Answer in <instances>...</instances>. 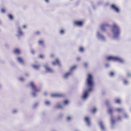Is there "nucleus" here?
Here are the masks:
<instances>
[{
  "label": "nucleus",
  "mask_w": 131,
  "mask_h": 131,
  "mask_svg": "<svg viewBox=\"0 0 131 131\" xmlns=\"http://www.w3.org/2000/svg\"><path fill=\"white\" fill-rule=\"evenodd\" d=\"M45 67L47 71L49 72H52V70L47 65L45 66Z\"/></svg>",
  "instance_id": "obj_8"
},
{
  "label": "nucleus",
  "mask_w": 131,
  "mask_h": 131,
  "mask_svg": "<svg viewBox=\"0 0 131 131\" xmlns=\"http://www.w3.org/2000/svg\"><path fill=\"white\" fill-rule=\"evenodd\" d=\"M80 58H77V60H80Z\"/></svg>",
  "instance_id": "obj_46"
},
{
  "label": "nucleus",
  "mask_w": 131,
  "mask_h": 131,
  "mask_svg": "<svg viewBox=\"0 0 131 131\" xmlns=\"http://www.w3.org/2000/svg\"><path fill=\"white\" fill-rule=\"evenodd\" d=\"M32 95H33L34 96H36V93H32Z\"/></svg>",
  "instance_id": "obj_41"
},
{
  "label": "nucleus",
  "mask_w": 131,
  "mask_h": 131,
  "mask_svg": "<svg viewBox=\"0 0 131 131\" xmlns=\"http://www.w3.org/2000/svg\"><path fill=\"white\" fill-rule=\"evenodd\" d=\"M85 121L87 122L88 125L90 124V121L89 119L87 117H86L85 118Z\"/></svg>",
  "instance_id": "obj_10"
},
{
  "label": "nucleus",
  "mask_w": 131,
  "mask_h": 131,
  "mask_svg": "<svg viewBox=\"0 0 131 131\" xmlns=\"http://www.w3.org/2000/svg\"><path fill=\"white\" fill-rule=\"evenodd\" d=\"M23 27L24 28H26V25H24L23 26Z\"/></svg>",
  "instance_id": "obj_44"
},
{
  "label": "nucleus",
  "mask_w": 131,
  "mask_h": 131,
  "mask_svg": "<svg viewBox=\"0 0 131 131\" xmlns=\"http://www.w3.org/2000/svg\"><path fill=\"white\" fill-rule=\"evenodd\" d=\"M96 111V109L95 108H94L93 109V110H92V112L93 113H94Z\"/></svg>",
  "instance_id": "obj_25"
},
{
  "label": "nucleus",
  "mask_w": 131,
  "mask_h": 131,
  "mask_svg": "<svg viewBox=\"0 0 131 131\" xmlns=\"http://www.w3.org/2000/svg\"><path fill=\"white\" fill-rule=\"evenodd\" d=\"M20 80L23 81L24 80V79L23 78H21L20 79Z\"/></svg>",
  "instance_id": "obj_39"
},
{
  "label": "nucleus",
  "mask_w": 131,
  "mask_h": 131,
  "mask_svg": "<svg viewBox=\"0 0 131 131\" xmlns=\"http://www.w3.org/2000/svg\"><path fill=\"white\" fill-rule=\"evenodd\" d=\"M45 1L47 3L49 2V0H45Z\"/></svg>",
  "instance_id": "obj_43"
},
{
  "label": "nucleus",
  "mask_w": 131,
  "mask_h": 131,
  "mask_svg": "<svg viewBox=\"0 0 131 131\" xmlns=\"http://www.w3.org/2000/svg\"><path fill=\"white\" fill-rule=\"evenodd\" d=\"M75 25L78 26H82V22L81 21H75L74 22Z\"/></svg>",
  "instance_id": "obj_7"
},
{
  "label": "nucleus",
  "mask_w": 131,
  "mask_h": 131,
  "mask_svg": "<svg viewBox=\"0 0 131 131\" xmlns=\"http://www.w3.org/2000/svg\"><path fill=\"white\" fill-rule=\"evenodd\" d=\"M115 102L116 103L118 104H120L121 103L120 100L118 99H116L115 100Z\"/></svg>",
  "instance_id": "obj_18"
},
{
  "label": "nucleus",
  "mask_w": 131,
  "mask_h": 131,
  "mask_svg": "<svg viewBox=\"0 0 131 131\" xmlns=\"http://www.w3.org/2000/svg\"><path fill=\"white\" fill-rule=\"evenodd\" d=\"M71 117L69 116L67 118V119L68 120H69L71 119Z\"/></svg>",
  "instance_id": "obj_36"
},
{
  "label": "nucleus",
  "mask_w": 131,
  "mask_h": 131,
  "mask_svg": "<svg viewBox=\"0 0 131 131\" xmlns=\"http://www.w3.org/2000/svg\"><path fill=\"white\" fill-rule=\"evenodd\" d=\"M121 117L120 116H119L117 118V119L118 120H120L121 119Z\"/></svg>",
  "instance_id": "obj_35"
},
{
  "label": "nucleus",
  "mask_w": 131,
  "mask_h": 131,
  "mask_svg": "<svg viewBox=\"0 0 131 131\" xmlns=\"http://www.w3.org/2000/svg\"><path fill=\"white\" fill-rule=\"evenodd\" d=\"M47 94V93L46 92H45V93H44V95H46Z\"/></svg>",
  "instance_id": "obj_45"
},
{
  "label": "nucleus",
  "mask_w": 131,
  "mask_h": 131,
  "mask_svg": "<svg viewBox=\"0 0 131 131\" xmlns=\"http://www.w3.org/2000/svg\"><path fill=\"white\" fill-rule=\"evenodd\" d=\"M39 57L40 58H42L43 57V56L42 55L40 54L39 56Z\"/></svg>",
  "instance_id": "obj_30"
},
{
  "label": "nucleus",
  "mask_w": 131,
  "mask_h": 131,
  "mask_svg": "<svg viewBox=\"0 0 131 131\" xmlns=\"http://www.w3.org/2000/svg\"><path fill=\"white\" fill-rule=\"evenodd\" d=\"M113 31L114 34V36L115 37L117 36L119 34L120 31L119 28L115 24H114L113 26Z\"/></svg>",
  "instance_id": "obj_2"
},
{
  "label": "nucleus",
  "mask_w": 131,
  "mask_h": 131,
  "mask_svg": "<svg viewBox=\"0 0 131 131\" xmlns=\"http://www.w3.org/2000/svg\"><path fill=\"white\" fill-rule=\"evenodd\" d=\"M71 72H69L66 73L64 75V77L65 78H67L69 76L71 75Z\"/></svg>",
  "instance_id": "obj_16"
},
{
  "label": "nucleus",
  "mask_w": 131,
  "mask_h": 131,
  "mask_svg": "<svg viewBox=\"0 0 131 131\" xmlns=\"http://www.w3.org/2000/svg\"><path fill=\"white\" fill-rule=\"evenodd\" d=\"M116 111L118 112H120L122 111V110L120 108H117L116 109Z\"/></svg>",
  "instance_id": "obj_23"
},
{
  "label": "nucleus",
  "mask_w": 131,
  "mask_h": 131,
  "mask_svg": "<svg viewBox=\"0 0 131 131\" xmlns=\"http://www.w3.org/2000/svg\"><path fill=\"white\" fill-rule=\"evenodd\" d=\"M127 75L128 77H130L131 76V74L129 73H128L127 74Z\"/></svg>",
  "instance_id": "obj_29"
},
{
  "label": "nucleus",
  "mask_w": 131,
  "mask_h": 131,
  "mask_svg": "<svg viewBox=\"0 0 131 131\" xmlns=\"http://www.w3.org/2000/svg\"><path fill=\"white\" fill-rule=\"evenodd\" d=\"M18 60L20 63H24V61L21 58L18 57L17 58Z\"/></svg>",
  "instance_id": "obj_13"
},
{
  "label": "nucleus",
  "mask_w": 131,
  "mask_h": 131,
  "mask_svg": "<svg viewBox=\"0 0 131 131\" xmlns=\"http://www.w3.org/2000/svg\"><path fill=\"white\" fill-rule=\"evenodd\" d=\"M84 66L85 67H87L88 66V64L87 63H85L84 64Z\"/></svg>",
  "instance_id": "obj_33"
},
{
  "label": "nucleus",
  "mask_w": 131,
  "mask_h": 131,
  "mask_svg": "<svg viewBox=\"0 0 131 131\" xmlns=\"http://www.w3.org/2000/svg\"><path fill=\"white\" fill-rule=\"evenodd\" d=\"M124 83L125 84H126L127 83V81L126 80H125L124 81Z\"/></svg>",
  "instance_id": "obj_37"
},
{
  "label": "nucleus",
  "mask_w": 131,
  "mask_h": 131,
  "mask_svg": "<svg viewBox=\"0 0 131 131\" xmlns=\"http://www.w3.org/2000/svg\"><path fill=\"white\" fill-rule=\"evenodd\" d=\"M18 35L19 36L23 35V33L20 30V28L19 27L18 28Z\"/></svg>",
  "instance_id": "obj_12"
},
{
  "label": "nucleus",
  "mask_w": 131,
  "mask_h": 131,
  "mask_svg": "<svg viewBox=\"0 0 131 131\" xmlns=\"http://www.w3.org/2000/svg\"><path fill=\"white\" fill-rule=\"evenodd\" d=\"M110 76H112L114 75V73L113 72H111L110 73Z\"/></svg>",
  "instance_id": "obj_28"
},
{
  "label": "nucleus",
  "mask_w": 131,
  "mask_h": 131,
  "mask_svg": "<svg viewBox=\"0 0 131 131\" xmlns=\"http://www.w3.org/2000/svg\"><path fill=\"white\" fill-rule=\"evenodd\" d=\"M60 33L61 34H63L64 32V31L63 30H61L60 31Z\"/></svg>",
  "instance_id": "obj_34"
},
{
  "label": "nucleus",
  "mask_w": 131,
  "mask_h": 131,
  "mask_svg": "<svg viewBox=\"0 0 131 131\" xmlns=\"http://www.w3.org/2000/svg\"><path fill=\"white\" fill-rule=\"evenodd\" d=\"M33 67L35 69H38L39 68L40 66L39 65H34L33 66Z\"/></svg>",
  "instance_id": "obj_17"
},
{
  "label": "nucleus",
  "mask_w": 131,
  "mask_h": 131,
  "mask_svg": "<svg viewBox=\"0 0 131 131\" xmlns=\"http://www.w3.org/2000/svg\"><path fill=\"white\" fill-rule=\"evenodd\" d=\"M39 44L40 45H43V41L42 40H40L39 41Z\"/></svg>",
  "instance_id": "obj_22"
},
{
  "label": "nucleus",
  "mask_w": 131,
  "mask_h": 131,
  "mask_svg": "<svg viewBox=\"0 0 131 131\" xmlns=\"http://www.w3.org/2000/svg\"><path fill=\"white\" fill-rule=\"evenodd\" d=\"M108 112L112 114L113 112V110L112 108H110L108 109Z\"/></svg>",
  "instance_id": "obj_19"
},
{
  "label": "nucleus",
  "mask_w": 131,
  "mask_h": 131,
  "mask_svg": "<svg viewBox=\"0 0 131 131\" xmlns=\"http://www.w3.org/2000/svg\"><path fill=\"white\" fill-rule=\"evenodd\" d=\"M8 17L9 19L10 20H12L13 19V17L12 15L11 14H9L8 15Z\"/></svg>",
  "instance_id": "obj_20"
},
{
  "label": "nucleus",
  "mask_w": 131,
  "mask_h": 131,
  "mask_svg": "<svg viewBox=\"0 0 131 131\" xmlns=\"http://www.w3.org/2000/svg\"><path fill=\"white\" fill-rule=\"evenodd\" d=\"M50 102L48 101H46L45 102V104L46 105H48L50 104Z\"/></svg>",
  "instance_id": "obj_31"
},
{
  "label": "nucleus",
  "mask_w": 131,
  "mask_h": 131,
  "mask_svg": "<svg viewBox=\"0 0 131 131\" xmlns=\"http://www.w3.org/2000/svg\"><path fill=\"white\" fill-rule=\"evenodd\" d=\"M86 82L88 85L90 87L89 89L86 91L84 93L83 98L85 99L88 95L89 92L91 91L92 90L93 85V82L92 76L90 74H89L86 80Z\"/></svg>",
  "instance_id": "obj_1"
},
{
  "label": "nucleus",
  "mask_w": 131,
  "mask_h": 131,
  "mask_svg": "<svg viewBox=\"0 0 131 131\" xmlns=\"http://www.w3.org/2000/svg\"><path fill=\"white\" fill-rule=\"evenodd\" d=\"M57 108H62V107L61 105H58L57 106Z\"/></svg>",
  "instance_id": "obj_27"
},
{
  "label": "nucleus",
  "mask_w": 131,
  "mask_h": 131,
  "mask_svg": "<svg viewBox=\"0 0 131 131\" xmlns=\"http://www.w3.org/2000/svg\"><path fill=\"white\" fill-rule=\"evenodd\" d=\"M107 59L108 60H113L117 61L120 62H123V60L118 57L112 56H109L107 57Z\"/></svg>",
  "instance_id": "obj_3"
},
{
  "label": "nucleus",
  "mask_w": 131,
  "mask_h": 131,
  "mask_svg": "<svg viewBox=\"0 0 131 131\" xmlns=\"http://www.w3.org/2000/svg\"><path fill=\"white\" fill-rule=\"evenodd\" d=\"M14 52L15 53L17 54H19L20 53V50L18 49H15L14 51Z\"/></svg>",
  "instance_id": "obj_15"
},
{
  "label": "nucleus",
  "mask_w": 131,
  "mask_h": 131,
  "mask_svg": "<svg viewBox=\"0 0 131 131\" xmlns=\"http://www.w3.org/2000/svg\"><path fill=\"white\" fill-rule=\"evenodd\" d=\"M51 96L52 97H61L63 96V94L59 93L53 94L51 95Z\"/></svg>",
  "instance_id": "obj_5"
},
{
  "label": "nucleus",
  "mask_w": 131,
  "mask_h": 131,
  "mask_svg": "<svg viewBox=\"0 0 131 131\" xmlns=\"http://www.w3.org/2000/svg\"><path fill=\"white\" fill-rule=\"evenodd\" d=\"M115 120L114 119H113L112 120V123H113V124L114 123V122H115Z\"/></svg>",
  "instance_id": "obj_40"
},
{
  "label": "nucleus",
  "mask_w": 131,
  "mask_h": 131,
  "mask_svg": "<svg viewBox=\"0 0 131 131\" xmlns=\"http://www.w3.org/2000/svg\"><path fill=\"white\" fill-rule=\"evenodd\" d=\"M54 65L57 64H60V62L58 59H56L55 61L52 63Z\"/></svg>",
  "instance_id": "obj_9"
},
{
  "label": "nucleus",
  "mask_w": 131,
  "mask_h": 131,
  "mask_svg": "<svg viewBox=\"0 0 131 131\" xmlns=\"http://www.w3.org/2000/svg\"><path fill=\"white\" fill-rule=\"evenodd\" d=\"M40 32H39V31H37V32L36 33V34H37V35H38L39 34H40Z\"/></svg>",
  "instance_id": "obj_38"
},
{
  "label": "nucleus",
  "mask_w": 131,
  "mask_h": 131,
  "mask_svg": "<svg viewBox=\"0 0 131 131\" xmlns=\"http://www.w3.org/2000/svg\"><path fill=\"white\" fill-rule=\"evenodd\" d=\"M111 7L113 9H114L116 12H119V9L114 4L112 5L111 6Z\"/></svg>",
  "instance_id": "obj_6"
},
{
  "label": "nucleus",
  "mask_w": 131,
  "mask_h": 131,
  "mask_svg": "<svg viewBox=\"0 0 131 131\" xmlns=\"http://www.w3.org/2000/svg\"><path fill=\"white\" fill-rule=\"evenodd\" d=\"M108 25L106 24H103L101 26V28L103 31H104L105 30V28Z\"/></svg>",
  "instance_id": "obj_11"
},
{
  "label": "nucleus",
  "mask_w": 131,
  "mask_h": 131,
  "mask_svg": "<svg viewBox=\"0 0 131 131\" xmlns=\"http://www.w3.org/2000/svg\"><path fill=\"white\" fill-rule=\"evenodd\" d=\"M31 53H34V51H33V50H32V51H31Z\"/></svg>",
  "instance_id": "obj_42"
},
{
  "label": "nucleus",
  "mask_w": 131,
  "mask_h": 131,
  "mask_svg": "<svg viewBox=\"0 0 131 131\" xmlns=\"http://www.w3.org/2000/svg\"><path fill=\"white\" fill-rule=\"evenodd\" d=\"M1 12L2 13H4L5 12V10L4 8H2L1 9Z\"/></svg>",
  "instance_id": "obj_26"
},
{
  "label": "nucleus",
  "mask_w": 131,
  "mask_h": 131,
  "mask_svg": "<svg viewBox=\"0 0 131 131\" xmlns=\"http://www.w3.org/2000/svg\"><path fill=\"white\" fill-rule=\"evenodd\" d=\"M30 85L31 86L33 90L35 92H38L39 91L40 89H37L36 87L34 85V83L33 82H31L30 83Z\"/></svg>",
  "instance_id": "obj_4"
},
{
  "label": "nucleus",
  "mask_w": 131,
  "mask_h": 131,
  "mask_svg": "<svg viewBox=\"0 0 131 131\" xmlns=\"http://www.w3.org/2000/svg\"><path fill=\"white\" fill-rule=\"evenodd\" d=\"M64 103L65 104H67L68 103V101L67 100H66L64 101Z\"/></svg>",
  "instance_id": "obj_32"
},
{
  "label": "nucleus",
  "mask_w": 131,
  "mask_h": 131,
  "mask_svg": "<svg viewBox=\"0 0 131 131\" xmlns=\"http://www.w3.org/2000/svg\"><path fill=\"white\" fill-rule=\"evenodd\" d=\"M100 125L101 129L102 130H104L105 128L102 123L101 122L100 123Z\"/></svg>",
  "instance_id": "obj_14"
},
{
  "label": "nucleus",
  "mask_w": 131,
  "mask_h": 131,
  "mask_svg": "<svg viewBox=\"0 0 131 131\" xmlns=\"http://www.w3.org/2000/svg\"><path fill=\"white\" fill-rule=\"evenodd\" d=\"M79 50L81 52H82L84 50V49L83 47H80L79 48Z\"/></svg>",
  "instance_id": "obj_21"
},
{
  "label": "nucleus",
  "mask_w": 131,
  "mask_h": 131,
  "mask_svg": "<svg viewBox=\"0 0 131 131\" xmlns=\"http://www.w3.org/2000/svg\"><path fill=\"white\" fill-rule=\"evenodd\" d=\"M76 68V67L75 66H74L72 67L71 69V70H70L71 71H72L74 69H75Z\"/></svg>",
  "instance_id": "obj_24"
}]
</instances>
